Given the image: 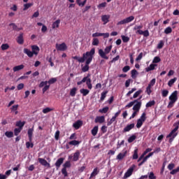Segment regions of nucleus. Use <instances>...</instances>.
Returning a JSON list of instances; mask_svg holds the SVG:
<instances>
[{
  "mask_svg": "<svg viewBox=\"0 0 179 179\" xmlns=\"http://www.w3.org/2000/svg\"><path fill=\"white\" fill-rule=\"evenodd\" d=\"M96 49L94 48H92L90 52H87L85 53H83L82 57H79L78 56H74L73 58V59H76L78 61V62L83 63L87 59V57L91 55L92 54H95Z\"/></svg>",
  "mask_w": 179,
  "mask_h": 179,
  "instance_id": "obj_1",
  "label": "nucleus"
},
{
  "mask_svg": "<svg viewBox=\"0 0 179 179\" xmlns=\"http://www.w3.org/2000/svg\"><path fill=\"white\" fill-rule=\"evenodd\" d=\"M113 48V45H109L106 47L104 50L103 49H99L98 52L99 55L101 57V58H103V59H108V57L107 56V54H110V52L111 51Z\"/></svg>",
  "mask_w": 179,
  "mask_h": 179,
  "instance_id": "obj_2",
  "label": "nucleus"
},
{
  "mask_svg": "<svg viewBox=\"0 0 179 179\" xmlns=\"http://www.w3.org/2000/svg\"><path fill=\"white\" fill-rule=\"evenodd\" d=\"M93 55H94V54H91L87 59H85V65L82 66V71L83 72H87V71H89L90 68L89 65H90V63L93 61Z\"/></svg>",
  "mask_w": 179,
  "mask_h": 179,
  "instance_id": "obj_3",
  "label": "nucleus"
},
{
  "mask_svg": "<svg viewBox=\"0 0 179 179\" xmlns=\"http://www.w3.org/2000/svg\"><path fill=\"white\" fill-rule=\"evenodd\" d=\"M134 19H135V17L131 15V16L124 18V20H122L121 21H119L117 24V26H121L122 24H127V23H131V22L134 20Z\"/></svg>",
  "mask_w": 179,
  "mask_h": 179,
  "instance_id": "obj_4",
  "label": "nucleus"
},
{
  "mask_svg": "<svg viewBox=\"0 0 179 179\" xmlns=\"http://www.w3.org/2000/svg\"><path fill=\"white\" fill-rule=\"evenodd\" d=\"M141 99H142V96H141L138 99H136L137 101L135 102V104L133 106L134 111H137L139 113V110H141V107H142V101H139Z\"/></svg>",
  "mask_w": 179,
  "mask_h": 179,
  "instance_id": "obj_5",
  "label": "nucleus"
},
{
  "mask_svg": "<svg viewBox=\"0 0 179 179\" xmlns=\"http://www.w3.org/2000/svg\"><path fill=\"white\" fill-rule=\"evenodd\" d=\"M56 49L57 51H66L68 49V46H66V43H62L61 44L57 43L56 44Z\"/></svg>",
  "mask_w": 179,
  "mask_h": 179,
  "instance_id": "obj_6",
  "label": "nucleus"
},
{
  "mask_svg": "<svg viewBox=\"0 0 179 179\" xmlns=\"http://www.w3.org/2000/svg\"><path fill=\"white\" fill-rule=\"evenodd\" d=\"M134 167H130L124 173L123 178L127 179L129 178V177H131L132 176V173H134Z\"/></svg>",
  "mask_w": 179,
  "mask_h": 179,
  "instance_id": "obj_7",
  "label": "nucleus"
},
{
  "mask_svg": "<svg viewBox=\"0 0 179 179\" xmlns=\"http://www.w3.org/2000/svg\"><path fill=\"white\" fill-rule=\"evenodd\" d=\"M127 153H128V151L127 150H123L122 152H120L116 157L117 160H122V159L127 156Z\"/></svg>",
  "mask_w": 179,
  "mask_h": 179,
  "instance_id": "obj_8",
  "label": "nucleus"
},
{
  "mask_svg": "<svg viewBox=\"0 0 179 179\" xmlns=\"http://www.w3.org/2000/svg\"><path fill=\"white\" fill-rule=\"evenodd\" d=\"M178 92L177 91H174L171 95L169 96V100L171 101H177L178 97L177 96V94H178Z\"/></svg>",
  "mask_w": 179,
  "mask_h": 179,
  "instance_id": "obj_9",
  "label": "nucleus"
},
{
  "mask_svg": "<svg viewBox=\"0 0 179 179\" xmlns=\"http://www.w3.org/2000/svg\"><path fill=\"white\" fill-rule=\"evenodd\" d=\"M135 128V123H131L130 124H127L123 129V132H129L131 129H134Z\"/></svg>",
  "mask_w": 179,
  "mask_h": 179,
  "instance_id": "obj_10",
  "label": "nucleus"
},
{
  "mask_svg": "<svg viewBox=\"0 0 179 179\" xmlns=\"http://www.w3.org/2000/svg\"><path fill=\"white\" fill-rule=\"evenodd\" d=\"M31 50L34 55H38V52H40V48L38 46L34 45L31 46Z\"/></svg>",
  "mask_w": 179,
  "mask_h": 179,
  "instance_id": "obj_11",
  "label": "nucleus"
},
{
  "mask_svg": "<svg viewBox=\"0 0 179 179\" xmlns=\"http://www.w3.org/2000/svg\"><path fill=\"white\" fill-rule=\"evenodd\" d=\"M38 162L42 166H45V167H50V163L47 160L43 158H38Z\"/></svg>",
  "mask_w": 179,
  "mask_h": 179,
  "instance_id": "obj_12",
  "label": "nucleus"
},
{
  "mask_svg": "<svg viewBox=\"0 0 179 179\" xmlns=\"http://www.w3.org/2000/svg\"><path fill=\"white\" fill-rule=\"evenodd\" d=\"M82 125H83V122H82L81 120H78L75 123H73V127L76 129H79Z\"/></svg>",
  "mask_w": 179,
  "mask_h": 179,
  "instance_id": "obj_13",
  "label": "nucleus"
},
{
  "mask_svg": "<svg viewBox=\"0 0 179 179\" xmlns=\"http://www.w3.org/2000/svg\"><path fill=\"white\" fill-rule=\"evenodd\" d=\"M61 24V20H57L53 22L52 24V29L55 30V29H58L59 27V24Z\"/></svg>",
  "mask_w": 179,
  "mask_h": 179,
  "instance_id": "obj_14",
  "label": "nucleus"
},
{
  "mask_svg": "<svg viewBox=\"0 0 179 179\" xmlns=\"http://www.w3.org/2000/svg\"><path fill=\"white\" fill-rule=\"evenodd\" d=\"M23 51H24V54H26V55H27L29 58H32L33 55H34L33 52L28 48H24Z\"/></svg>",
  "mask_w": 179,
  "mask_h": 179,
  "instance_id": "obj_15",
  "label": "nucleus"
},
{
  "mask_svg": "<svg viewBox=\"0 0 179 179\" xmlns=\"http://www.w3.org/2000/svg\"><path fill=\"white\" fill-rule=\"evenodd\" d=\"M17 43L18 44H23V43H24V39L23 38V33L20 34V35L17 37Z\"/></svg>",
  "mask_w": 179,
  "mask_h": 179,
  "instance_id": "obj_16",
  "label": "nucleus"
},
{
  "mask_svg": "<svg viewBox=\"0 0 179 179\" xmlns=\"http://www.w3.org/2000/svg\"><path fill=\"white\" fill-rule=\"evenodd\" d=\"M106 121L104 116H98L95 118V122H99V124H103Z\"/></svg>",
  "mask_w": 179,
  "mask_h": 179,
  "instance_id": "obj_17",
  "label": "nucleus"
},
{
  "mask_svg": "<svg viewBox=\"0 0 179 179\" xmlns=\"http://www.w3.org/2000/svg\"><path fill=\"white\" fill-rule=\"evenodd\" d=\"M79 156H80V152L77 150L73 156V162H78L79 160Z\"/></svg>",
  "mask_w": 179,
  "mask_h": 179,
  "instance_id": "obj_18",
  "label": "nucleus"
},
{
  "mask_svg": "<svg viewBox=\"0 0 179 179\" xmlns=\"http://www.w3.org/2000/svg\"><path fill=\"white\" fill-rule=\"evenodd\" d=\"M24 68V65L20 64L19 66H15L13 68V72H19V71H22Z\"/></svg>",
  "mask_w": 179,
  "mask_h": 179,
  "instance_id": "obj_19",
  "label": "nucleus"
},
{
  "mask_svg": "<svg viewBox=\"0 0 179 179\" xmlns=\"http://www.w3.org/2000/svg\"><path fill=\"white\" fill-rule=\"evenodd\" d=\"M64 160H65V159L64 158H59L57 160L56 163L55 164L57 169H58L59 167H61V164L64 163Z\"/></svg>",
  "mask_w": 179,
  "mask_h": 179,
  "instance_id": "obj_20",
  "label": "nucleus"
},
{
  "mask_svg": "<svg viewBox=\"0 0 179 179\" xmlns=\"http://www.w3.org/2000/svg\"><path fill=\"white\" fill-rule=\"evenodd\" d=\"M34 131V129L33 128L28 129V136H29V142H31V141L33 139V131Z\"/></svg>",
  "mask_w": 179,
  "mask_h": 179,
  "instance_id": "obj_21",
  "label": "nucleus"
},
{
  "mask_svg": "<svg viewBox=\"0 0 179 179\" xmlns=\"http://www.w3.org/2000/svg\"><path fill=\"white\" fill-rule=\"evenodd\" d=\"M97 132H99V126H95L91 130V134L93 136H96V135H97Z\"/></svg>",
  "mask_w": 179,
  "mask_h": 179,
  "instance_id": "obj_22",
  "label": "nucleus"
},
{
  "mask_svg": "<svg viewBox=\"0 0 179 179\" xmlns=\"http://www.w3.org/2000/svg\"><path fill=\"white\" fill-rule=\"evenodd\" d=\"M108 19H110V16L107 15L101 17V20L103 22V24H107V23H108Z\"/></svg>",
  "mask_w": 179,
  "mask_h": 179,
  "instance_id": "obj_23",
  "label": "nucleus"
},
{
  "mask_svg": "<svg viewBox=\"0 0 179 179\" xmlns=\"http://www.w3.org/2000/svg\"><path fill=\"white\" fill-rule=\"evenodd\" d=\"M156 66H157V64H151L148 67L145 69V71L146 72H150V71H154Z\"/></svg>",
  "mask_w": 179,
  "mask_h": 179,
  "instance_id": "obj_24",
  "label": "nucleus"
},
{
  "mask_svg": "<svg viewBox=\"0 0 179 179\" xmlns=\"http://www.w3.org/2000/svg\"><path fill=\"white\" fill-rule=\"evenodd\" d=\"M99 174V169L97 168L94 169L93 171L92 172L90 179L93 178V177H96Z\"/></svg>",
  "mask_w": 179,
  "mask_h": 179,
  "instance_id": "obj_25",
  "label": "nucleus"
},
{
  "mask_svg": "<svg viewBox=\"0 0 179 179\" xmlns=\"http://www.w3.org/2000/svg\"><path fill=\"white\" fill-rule=\"evenodd\" d=\"M80 92L81 93V94H83V96H87L89 93H90V91L87 89H81L80 90Z\"/></svg>",
  "mask_w": 179,
  "mask_h": 179,
  "instance_id": "obj_26",
  "label": "nucleus"
},
{
  "mask_svg": "<svg viewBox=\"0 0 179 179\" xmlns=\"http://www.w3.org/2000/svg\"><path fill=\"white\" fill-rule=\"evenodd\" d=\"M176 82H177V78H174L171 79L168 82V86H169V87H171V86H173V85H174V83H176Z\"/></svg>",
  "mask_w": 179,
  "mask_h": 179,
  "instance_id": "obj_27",
  "label": "nucleus"
},
{
  "mask_svg": "<svg viewBox=\"0 0 179 179\" xmlns=\"http://www.w3.org/2000/svg\"><path fill=\"white\" fill-rule=\"evenodd\" d=\"M24 124H26V122L18 121L16 122V127H19V129H22L23 127H24Z\"/></svg>",
  "mask_w": 179,
  "mask_h": 179,
  "instance_id": "obj_28",
  "label": "nucleus"
},
{
  "mask_svg": "<svg viewBox=\"0 0 179 179\" xmlns=\"http://www.w3.org/2000/svg\"><path fill=\"white\" fill-rule=\"evenodd\" d=\"M86 85L88 89H90V90H92V88L93 87V86L92 85V80L90 78H88V80H87V82H86Z\"/></svg>",
  "mask_w": 179,
  "mask_h": 179,
  "instance_id": "obj_29",
  "label": "nucleus"
},
{
  "mask_svg": "<svg viewBox=\"0 0 179 179\" xmlns=\"http://www.w3.org/2000/svg\"><path fill=\"white\" fill-rule=\"evenodd\" d=\"M76 87H73L71 90L70 96H71V97H75V96H76Z\"/></svg>",
  "mask_w": 179,
  "mask_h": 179,
  "instance_id": "obj_30",
  "label": "nucleus"
},
{
  "mask_svg": "<svg viewBox=\"0 0 179 179\" xmlns=\"http://www.w3.org/2000/svg\"><path fill=\"white\" fill-rule=\"evenodd\" d=\"M79 143H80V142H79L78 141H76V140H73V141L69 142V145H71L73 146H77V145H79Z\"/></svg>",
  "mask_w": 179,
  "mask_h": 179,
  "instance_id": "obj_31",
  "label": "nucleus"
},
{
  "mask_svg": "<svg viewBox=\"0 0 179 179\" xmlns=\"http://www.w3.org/2000/svg\"><path fill=\"white\" fill-rule=\"evenodd\" d=\"M88 78H89V76L84 77V78H83V80L79 81V82L77 83V85H78V86H80V85H82V83H85V82H87V80H88Z\"/></svg>",
  "mask_w": 179,
  "mask_h": 179,
  "instance_id": "obj_32",
  "label": "nucleus"
},
{
  "mask_svg": "<svg viewBox=\"0 0 179 179\" xmlns=\"http://www.w3.org/2000/svg\"><path fill=\"white\" fill-rule=\"evenodd\" d=\"M109 109H110V108H108V106H106V107L103 108L102 109H100L99 113L106 114V113L108 112Z\"/></svg>",
  "mask_w": 179,
  "mask_h": 179,
  "instance_id": "obj_33",
  "label": "nucleus"
},
{
  "mask_svg": "<svg viewBox=\"0 0 179 179\" xmlns=\"http://www.w3.org/2000/svg\"><path fill=\"white\" fill-rule=\"evenodd\" d=\"M107 93H108V92L106 91V92H103L101 94V101H104V99H106V96H107Z\"/></svg>",
  "mask_w": 179,
  "mask_h": 179,
  "instance_id": "obj_34",
  "label": "nucleus"
},
{
  "mask_svg": "<svg viewBox=\"0 0 179 179\" xmlns=\"http://www.w3.org/2000/svg\"><path fill=\"white\" fill-rule=\"evenodd\" d=\"M135 139H136V136L132 135L128 138L127 141L129 143H132Z\"/></svg>",
  "mask_w": 179,
  "mask_h": 179,
  "instance_id": "obj_35",
  "label": "nucleus"
},
{
  "mask_svg": "<svg viewBox=\"0 0 179 179\" xmlns=\"http://www.w3.org/2000/svg\"><path fill=\"white\" fill-rule=\"evenodd\" d=\"M1 48L2 51H5L9 48V45L8 43H3L1 45Z\"/></svg>",
  "mask_w": 179,
  "mask_h": 179,
  "instance_id": "obj_36",
  "label": "nucleus"
},
{
  "mask_svg": "<svg viewBox=\"0 0 179 179\" xmlns=\"http://www.w3.org/2000/svg\"><path fill=\"white\" fill-rule=\"evenodd\" d=\"M164 46V41H160L157 48H158V50H162V48H163Z\"/></svg>",
  "mask_w": 179,
  "mask_h": 179,
  "instance_id": "obj_37",
  "label": "nucleus"
},
{
  "mask_svg": "<svg viewBox=\"0 0 179 179\" xmlns=\"http://www.w3.org/2000/svg\"><path fill=\"white\" fill-rule=\"evenodd\" d=\"M155 101H150L146 103L145 107L147 108H148V107H152V106H155Z\"/></svg>",
  "mask_w": 179,
  "mask_h": 179,
  "instance_id": "obj_38",
  "label": "nucleus"
},
{
  "mask_svg": "<svg viewBox=\"0 0 179 179\" xmlns=\"http://www.w3.org/2000/svg\"><path fill=\"white\" fill-rule=\"evenodd\" d=\"M136 101H137V100L131 101L127 105H126L125 108H131V107H132V106H134V104H135V103H136Z\"/></svg>",
  "mask_w": 179,
  "mask_h": 179,
  "instance_id": "obj_39",
  "label": "nucleus"
},
{
  "mask_svg": "<svg viewBox=\"0 0 179 179\" xmlns=\"http://www.w3.org/2000/svg\"><path fill=\"white\" fill-rule=\"evenodd\" d=\"M5 135L7 138H13V131H6Z\"/></svg>",
  "mask_w": 179,
  "mask_h": 179,
  "instance_id": "obj_40",
  "label": "nucleus"
},
{
  "mask_svg": "<svg viewBox=\"0 0 179 179\" xmlns=\"http://www.w3.org/2000/svg\"><path fill=\"white\" fill-rule=\"evenodd\" d=\"M31 6H33V3H31L24 4L23 10H27V9H29V8H31Z\"/></svg>",
  "mask_w": 179,
  "mask_h": 179,
  "instance_id": "obj_41",
  "label": "nucleus"
},
{
  "mask_svg": "<svg viewBox=\"0 0 179 179\" xmlns=\"http://www.w3.org/2000/svg\"><path fill=\"white\" fill-rule=\"evenodd\" d=\"M160 61H162L160 57L157 56V57H154V59L152 60V64H159V62H160Z\"/></svg>",
  "mask_w": 179,
  "mask_h": 179,
  "instance_id": "obj_42",
  "label": "nucleus"
},
{
  "mask_svg": "<svg viewBox=\"0 0 179 179\" xmlns=\"http://www.w3.org/2000/svg\"><path fill=\"white\" fill-rule=\"evenodd\" d=\"M100 41H99V38H94L92 40V45H99V43Z\"/></svg>",
  "mask_w": 179,
  "mask_h": 179,
  "instance_id": "obj_43",
  "label": "nucleus"
},
{
  "mask_svg": "<svg viewBox=\"0 0 179 179\" xmlns=\"http://www.w3.org/2000/svg\"><path fill=\"white\" fill-rule=\"evenodd\" d=\"M138 120H141V121H143V122H145V121H146V113H143Z\"/></svg>",
  "mask_w": 179,
  "mask_h": 179,
  "instance_id": "obj_44",
  "label": "nucleus"
},
{
  "mask_svg": "<svg viewBox=\"0 0 179 179\" xmlns=\"http://www.w3.org/2000/svg\"><path fill=\"white\" fill-rule=\"evenodd\" d=\"M138 159V148H136L134 151L133 159L136 160Z\"/></svg>",
  "mask_w": 179,
  "mask_h": 179,
  "instance_id": "obj_45",
  "label": "nucleus"
},
{
  "mask_svg": "<svg viewBox=\"0 0 179 179\" xmlns=\"http://www.w3.org/2000/svg\"><path fill=\"white\" fill-rule=\"evenodd\" d=\"M145 93H147V94H148V96H150V94H152V87H149L148 85V87H146V90H145Z\"/></svg>",
  "mask_w": 179,
  "mask_h": 179,
  "instance_id": "obj_46",
  "label": "nucleus"
},
{
  "mask_svg": "<svg viewBox=\"0 0 179 179\" xmlns=\"http://www.w3.org/2000/svg\"><path fill=\"white\" fill-rule=\"evenodd\" d=\"M173 31V29H171V27H168L164 29L165 34H170Z\"/></svg>",
  "mask_w": 179,
  "mask_h": 179,
  "instance_id": "obj_47",
  "label": "nucleus"
},
{
  "mask_svg": "<svg viewBox=\"0 0 179 179\" xmlns=\"http://www.w3.org/2000/svg\"><path fill=\"white\" fill-rule=\"evenodd\" d=\"M156 85V78H153L150 82V83L148 84V87H153V85Z\"/></svg>",
  "mask_w": 179,
  "mask_h": 179,
  "instance_id": "obj_48",
  "label": "nucleus"
},
{
  "mask_svg": "<svg viewBox=\"0 0 179 179\" xmlns=\"http://www.w3.org/2000/svg\"><path fill=\"white\" fill-rule=\"evenodd\" d=\"M22 131L21 129L19 128H15L14 129V134L15 136H17V135H19L20 134V132Z\"/></svg>",
  "mask_w": 179,
  "mask_h": 179,
  "instance_id": "obj_49",
  "label": "nucleus"
},
{
  "mask_svg": "<svg viewBox=\"0 0 179 179\" xmlns=\"http://www.w3.org/2000/svg\"><path fill=\"white\" fill-rule=\"evenodd\" d=\"M162 97H167V96H169V90H162Z\"/></svg>",
  "mask_w": 179,
  "mask_h": 179,
  "instance_id": "obj_50",
  "label": "nucleus"
},
{
  "mask_svg": "<svg viewBox=\"0 0 179 179\" xmlns=\"http://www.w3.org/2000/svg\"><path fill=\"white\" fill-rule=\"evenodd\" d=\"M143 122L142 120H137V124H136V128H141V127H142V125H143Z\"/></svg>",
  "mask_w": 179,
  "mask_h": 179,
  "instance_id": "obj_51",
  "label": "nucleus"
},
{
  "mask_svg": "<svg viewBox=\"0 0 179 179\" xmlns=\"http://www.w3.org/2000/svg\"><path fill=\"white\" fill-rule=\"evenodd\" d=\"M52 111V108H46L43 109L42 112L43 113V114H48V113H50Z\"/></svg>",
  "mask_w": 179,
  "mask_h": 179,
  "instance_id": "obj_52",
  "label": "nucleus"
},
{
  "mask_svg": "<svg viewBox=\"0 0 179 179\" xmlns=\"http://www.w3.org/2000/svg\"><path fill=\"white\" fill-rule=\"evenodd\" d=\"M176 135L177 136V133L173 131V130L166 136V138H173V136Z\"/></svg>",
  "mask_w": 179,
  "mask_h": 179,
  "instance_id": "obj_53",
  "label": "nucleus"
},
{
  "mask_svg": "<svg viewBox=\"0 0 179 179\" xmlns=\"http://www.w3.org/2000/svg\"><path fill=\"white\" fill-rule=\"evenodd\" d=\"M121 37L123 43H128V41H129V37L125 36L124 35H122Z\"/></svg>",
  "mask_w": 179,
  "mask_h": 179,
  "instance_id": "obj_54",
  "label": "nucleus"
},
{
  "mask_svg": "<svg viewBox=\"0 0 179 179\" xmlns=\"http://www.w3.org/2000/svg\"><path fill=\"white\" fill-rule=\"evenodd\" d=\"M55 82H57V78H52L48 81V83H49V85H52L55 83Z\"/></svg>",
  "mask_w": 179,
  "mask_h": 179,
  "instance_id": "obj_55",
  "label": "nucleus"
},
{
  "mask_svg": "<svg viewBox=\"0 0 179 179\" xmlns=\"http://www.w3.org/2000/svg\"><path fill=\"white\" fill-rule=\"evenodd\" d=\"M117 119V117H115L114 116L110 120L109 122H108L107 125L108 127H110V125H111V124H113V122H115V120Z\"/></svg>",
  "mask_w": 179,
  "mask_h": 179,
  "instance_id": "obj_56",
  "label": "nucleus"
},
{
  "mask_svg": "<svg viewBox=\"0 0 179 179\" xmlns=\"http://www.w3.org/2000/svg\"><path fill=\"white\" fill-rule=\"evenodd\" d=\"M141 93H142V91L141 90L136 92L133 95V99H136V97H138V96H139V94H141Z\"/></svg>",
  "mask_w": 179,
  "mask_h": 179,
  "instance_id": "obj_57",
  "label": "nucleus"
},
{
  "mask_svg": "<svg viewBox=\"0 0 179 179\" xmlns=\"http://www.w3.org/2000/svg\"><path fill=\"white\" fill-rule=\"evenodd\" d=\"M101 36H103V33L96 32L92 34V37H101Z\"/></svg>",
  "mask_w": 179,
  "mask_h": 179,
  "instance_id": "obj_58",
  "label": "nucleus"
},
{
  "mask_svg": "<svg viewBox=\"0 0 179 179\" xmlns=\"http://www.w3.org/2000/svg\"><path fill=\"white\" fill-rule=\"evenodd\" d=\"M9 26H10L12 27L13 30H15V31H17V25L16 24L10 23L9 24Z\"/></svg>",
  "mask_w": 179,
  "mask_h": 179,
  "instance_id": "obj_59",
  "label": "nucleus"
},
{
  "mask_svg": "<svg viewBox=\"0 0 179 179\" xmlns=\"http://www.w3.org/2000/svg\"><path fill=\"white\" fill-rule=\"evenodd\" d=\"M148 178L149 179H156V176H155V173L153 172L148 173Z\"/></svg>",
  "mask_w": 179,
  "mask_h": 179,
  "instance_id": "obj_60",
  "label": "nucleus"
},
{
  "mask_svg": "<svg viewBox=\"0 0 179 179\" xmlns=\"http://www.w3.org/2000/svg\"><path fill=\"white\" fill-rule=\"evenodd\" d=\"M48 83V81H42V82L39 84V87H44L45 86L47 85Z\"/></svg>",
  "mask_w": 179,
  "mask_h": 179,
  "instance_id": "obj_61",
  "label": "nucleus"
},
{
  "mask_svg": "<svg viewBox=\"0 0 179 179\" xmlns=\"http://www.w3.org/2000/svg\"><path fill=\"white\" fill-rule=\"evenodd\" d=\"M33 146H34V144H33V143H30V142L26 143V148L27 149H29V148H33Z\"/></svg>",
  "mask_w": 179,
  "mask_h": 179,
  "instance_id": "obj_62",
  "label": "nucleus"
},
{
  "mask_svg": "<svg viewBox=\"0 0 179 179\" xmlns=\"http://www.w3.org/2000/svg\"><path fill=\"white\" fill-rule=\"evenodd\" d=\"M136 73H138V71L134 69L131 71V78H136Z\"/></svg>",
  "mask_w": 179,
  "mask_h": 179,
  "instance_id": "obj_63",
  "label": "nucleus"
},
{
  "mask_svg": "<svg viewBox=\"0 0 179 179\" xmlns=\"http://www.w3.org/2000/svg\"><path fill=\"white\" fill-rule=\"evenodd\" d=\"M174 167H176V164H173V163L169 164L168 165V169H169L170 171L173 170V169H174Z\"/></svg>",
  "mask_w": 179,
  "mask_h": 179,
  "instance_id": "obj_64",
  "label": "nucleus"
}]
</instances>
